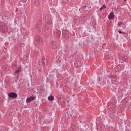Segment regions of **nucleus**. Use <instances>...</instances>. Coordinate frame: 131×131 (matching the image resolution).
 I'll return each mask as SVG.
<instances>
[{"instance_id": "obj_6", "label": "nucleus", "mask_w": 131, "mask_h": 131, "mask_svg": "<svg viewBox=\"0 0 131 131\" xmlns=\"http://www.w3.org/2000/svg\"><path fill=\"white\" fill-rule=\"evenodd\" d=\"M49 61L48 59H46L45 61H42V62L45 65H47L49 63Z\"/></svg>"}, {"instance_id": "obj_12", "label": "nucleus", "mask_w": 131, "mask_h": 131, "mask_svg": "<svg viewBox=\"0 0 131 131\" xmlns=\"http://www.w3.org/2000/svg\"><path fill=\"white\" fill-rule=\"evenodd\" d=\"M118 24L119 26L120 27H122V25H123L124 26H125V24L121 22H119L118 23Z\"/></svg>"}, {"instance_id": "obj_24", "label": "nucleus", "mask_w": 131, "mask_h": 131, "mask_svg": "<svg viewBox=\"0 0 131 131\" xmlns=\"http://www.w3.org/2000/svg\"><path fill=\"white\" fill-rule=\"evenodd\" d=\"M62 35H64V34H63V33Z\"/></svg>"}, {"instance_id": "obj_11", "label": "nucleus", "mask_w": 131, "mask_h": 131, "mask_svg": "<svg viewBox=\"0 0 131 131\" xmlns=\"http://www.w3.org/2000/svg\"><path fill=\"white\" fill-rule=\"evenodd\" d=\"M21 69L20 67H19V68H18L15 71V73H19L20 71H21Z\"/></svg>"}, {"instance_id": "obj_2", "label": "nucleus", "mask_w": 131, "mask_h": 131, "mask_svg": "<svg viewBox=\"0 0 131 131\" xmlns=\"http://www.w3.org/2000/svg\"><path fill=\"white\" fill-rule=\"evenodd\" d=\"M35 96H31L30 97H28L26 101L27 103H29L31 102L34 100L35 99Z\"/></svg>"}, {"instance_id": "obj_14", "label": "nucleus", "mask_w": 131, "mask_h": 131, "mask_svg": "<svg viewBox=\"0 0 131 131\" xmlns=\"http://www.w3.org/2000/svg\"><path fill=\"white\" fill-rule=\"evenodd\" d=\"M51 47L53 49H54L56 48V46L55 45H54L53 46H52Z\"/></svg>"}, {"instance_id": "obj_3", "label": "nucleus", "mask_w": 131, "mask_h": 131, "mask_svg": "<svg viewBox=\"0 0 131 131\" xmlns=\"http://www.w3.org/2000/svg\"><path fill=\"white\" fill-rule=\"evenodd\" d=\"M3 24L2 23H0V29H1L2 31L4 32L6 31L7 30V28L6 26H2Z\"/></svg>"}, {"instance_id": "obj_20", "label": "nucleus", "mask_w": 131, "mask_h": 131, "mask_svg": "<svg viewBox=\"0 0 131 131\" xmlns=\"http://www.w3.org/2000/svg\"><path fill=\"white\" fill-rule=\"evenodd\" d=\"M118 32H119V33H122V32H121V30H119V31H118Z\"/></svg>"}, {"instance_id": "obj_21", "label": "nucleus", "mask_w": 131, "mask_h": 131, "mask_svg": "<svg viewBox=\"0 0 131 131\" xmlns=\"http://www.w3.org/2000/svg\"><path fill=\"white\" fill-rule=\"evenodd\" d=\"M39 28L40 29V30H41L42 29V28H41V26H40V27Z\"/></svg>"}, {"instance_id": "obj_19", "label": "nucleus", "mask_w": 131, "mask_h": 131, "mask_svg": "<svg viewBox=\"0 0 131 131\" xmlns=\"http://www.w3.org/2000/svg\"><path fill=\"white\" fill-rule=\"evenodd\" d=\"M27 0H22V1L23 2H25Z\"/></svg>"}, {"instance_id": "obj_5", "label": "nucleus", "mask_w": 131, "mask_h": 131, "mask_svg": "<svg viewBox=\"0 0 131 131\" xmlns=\"http://www.w3.org/2000/svg\"><path fill=\"white\" fill-rule=\"evenodd\" d=\"M42 42V41L41 40V39L39 38L37 39H35V40L34 41V42L35 43V44H37V43H40V42Z\"/></svg>"}, {"instance_id": "obj_18", "label": "nucleus", "mask_w": 131, "mask_h": 131, "mask_svg": "<svg viewBox=\"0 0 131 131\" xmlns=\"http://www.w3.org/2000/svg\"><path fill=\"white\" fill-rule=\"evenodd\" d=\"M45 19H46V20H47V21H48V20H49V19H47V18H46V17H45Z\"/></svg>"}, {"instance_id": "obj_17", "label": "nucleus", "mask_w": 131, "mask_h": 131, "mask_svg": "<svg viewBox=\"0 0 131 131\" xmlns=\"http://www.w3.org/2000/svg\"><path fill=\"white\" fill-rule=\"evenodd\" d=\"M122 25V27H123V29L125 28V26H124L123 25Z\"/></svg>"}, {"instance_id": "obj_7", "label": "nucleus", "mask_w": 131, "mask_h": 131, "mask_svg": "<svg viewBox=\"0 0 131 131\" xmlns=\"http://www.w3.org/2000/svg\"><path fill=\"white\" fill-rule=\"evenodd\" d=\"M54 96L52 95H50L48 97V100L50 101H52L54 100Z\"/></svg>"}, {"instance_id": "obj_1", "label": "nucleus", "mask_w": 131, "mask_h": 131, "mask_svg": "<svg viewBox=\"0 0 131 131\" xmlns=\"http://www.w3.org/2000/svg\"><path fill=\"white\" fill-rule=\"evenodd\" d=\"M8 95L10 97L12 98H14L16 97L17 96V94L15 93L12 92L8 94Z\"/></svg>"}, {"instance_id": "obj_10", "label": "nucleus", "mask_w": 131, "mask_h": 131, "mask_svg": "<svg viewBox=\"0 0 131 131\" xmlns=\"http://www.w3.org/2000/svg\"><path fill=\"white\" fill-rule=\"evenodd\" d=\"M71 34L69 32H68L65 35H64V36L67 37H70Z\"/></svg>"}, {"instance_id": "obj_15", "label": "nucleus", "mask_w": 131, "mask_h": 131, "mask_svg": "<svg viewBox=\"0 0 131 131\" xmlns=\"http://www.w3.org/2000/svg\"><path fill=\"white\" fill-rule=\"evenodd\" d=\"M117 68H120V66H117L116 67V68L115 69V71H118L119 70H116V69Z\"/></svg>"}, {"instance_id": "obj_22", "label": "nucleus", "mask_w": 131, "mask_h": 131, "mask_svg": "<svg viewBox=\"0 0 131 131\" xmlns=\"http://www.w3.org/2000/svg\"><path fill=\"white\" fill-rule=\"evenodd\" d=\"M123 0L124 2H126L127 1V0Z\"/></svg>"}, {"instance_id": "obj_8", "label": "nucleus", "mask_w": 131, "mask_h": 131, "mask_svg": "<svg viewBox=\"0 0 131 131\" xmlns=\"http://www.w3.org/2000/svg\"><path fill=\"white\" fill-rule=\"evenodd\" d=\"M122 60L124 62H126L128 60L127 57L126 56H124L123 57Z\"/></svg>"}, {"instance_id": "obj_16", "label": "nucleus", "mask_w": 131, "mask_h": 131, "mask_svg": "<svg viewBox=\"0 0 131 131\" xmlns=\"http://www.w3.org/2000/svg\"><path fill=\"white\" fill-rule=\"evenodd\" d=\"M77 63H78L79 64V66H80V65H80V62H76V63H75V66L76 64H77Z\"/></svg>"}, {"instance_id": "obj_13", "label": "nucleus", "mask_w": 131, "mask_h": 131, "mask_svg": "<svg viewBox=\"0 0 131 131\" xmlns=\"http://www.w3.org/2000/svg\"><path fill=\"white\" fill-rule=\"evenodd\" d=\"M106 7L104 5L103 6L101 7L100 8V10H102V9H103L105 8Z\"/></svg>"}, {"instance_id": "obj_4", "label": "nucleus", "mask_w": 131, "mask_h": 131, "mask_svg": "<svg viewBox=\"0 0 131 131\" xmlns=\"http://www.w3.org/2000/svg\"><path fill=\"white\" fill-rule=\"evenodd\" d=\"M114 15L113 11L111 12L108 16V18L109 20H113L114 17Z\"/></svg>"}, {"instance_id": "obj_9", "label": "nucleus", "mask_w": 131, "mask_h": 131, "mask_svg": "<svg viewBox=\"0 0 131 131\" xmlns=\"http://www.w3.org/2000/svg\"><path fill=\"white\" fill-rule=\"evenodd\" d=\"M34 3L35 5L37 6L39 5L40 2L38 0H35Z\"/></svg>"}, {"instance_id": "obj_23", "label": "nucleus", "mask_w": 131, "mask_h": 131, "mask_svg": "<svg viewBox=\"0 0 131 131\" xmlns=\"http://www.w3.org/2000/svg\"><path fill=\"white\" fill-rule=\"evenodd\" d=\"M37 29H38V30H39V29H38V28L37 27Z\"/></svg>"}]
</instances>
